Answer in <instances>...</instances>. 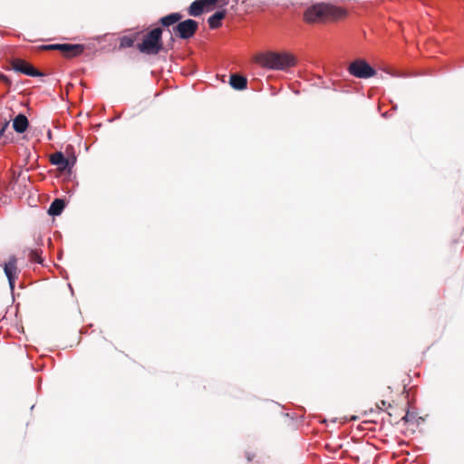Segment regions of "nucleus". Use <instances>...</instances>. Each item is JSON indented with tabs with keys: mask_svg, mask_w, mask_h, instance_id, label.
Returning <instances> with one entry per match:
<instances>
[{
	"mask_svg": "<svg viewBox=\"0 0 464 464\" xmlns=\"http://www.w3.org/2000/svg\"><path fill=\"white\" fill-rule=\"evenodd\" d=\"M205 5H215L218 0H202Z\"/></svg>",
	"mask_w": 464,
	"mask_h": 464,
	"instance_id": "20",
	"label": "nucleus"
},
{
	"mask_svg": "<svg viewBox=\"0 0 464 464\" xmlns=\"http://www.w3.org/2000/svg\"><path fill=\"white\" fill-rule=\"evenodd\" d=\"M0 80L4 81L6 83H10L8 77L5 74H0Z\"/></svg>",
	"mask_w": 464,
	"mask_h": 464,
	"instance_id": "21",
	"label": "nucleus"
},
{
	"mask_svg": "<svg viewBox=\"0 0 464 464\" xmlns=\"http://www.w3.org/2000/svg\"><path fill=\"white\" fill-rule=\"evenodd\" d=\"M226 10H220L214 13L208 19V24L211 29L218 28L221 25V20L226 16Z\"/></svg>",
	"mask_w": 464,
	"mask_h": 464,
	"instance_id": "13",
	"label": "nucleus"
},
{
	"mask_svg": "<svg viewBox=\"0 0 464 464\" xmlns=\"http://www.w3.org/2000/svg\"><path fill=\"white\" fill-rule=\"evenodd\" d=\"M402 421L406 422V414L404 416L401 417V419Z\"/></svg>",
	"mask_w": 464,
	"mask_h": 464,
	"instance_id": "23",
	"label": "nucleus"
},
{
	"mask_svg": "<svg viewBox=\"0 0 464 464\" xmlns=\"http://www.w3.org/2000/svg\"><path fill=\"white\" fill-rule=\"evenodd\" d=\"M182 18V15L179 13H171L168 15H165L160 19V23L164 27H169L178 23Z\"/></svg>",
	"mask_w": 464,
	"mask_h": 464,
	"instance_id": "15",
	"label": "nucleus"
},
{
	"mask_svg": "<svg viewBox=\"0 0 464 464\" xmlns=\"http://www.w3.org/2000/svg\"><path fill=\"white\" fill-rule=\"evenodd\" d=\"M198 28V24L193 19H187L173 26L172 32L181 39L191 38Z\"/></svg>",
	"mask_w": 464,
	"mask_h": 464,
	"instance_id": "6",
	"label": "nucleus"
},
{
	"mask_svg": "<svg viewBox=\"0 0 464 464\" xmlns=\"http://www.w3.org/2000/svg\"><path fill=\"white\" fill-rule=\"evenodd\" d=\"M204 3L202 0L192 2L188 8V14L191 16H199L204 12Z\"/></svg>",
	"mask_w": 464,
	"mask_h": 464,
	"instance_id": "16",
	"label": "nucleus"
},
{
	"mask_svg": "<svg viewBox=\"0 0 464 464\" xmlns=\"http://www.w3.org/2000/svg\"><path fill=\"white\" fill-rule=\"evenodd\" d=\"M258 63L270 70H286L295 65V58L287 53L267 52L259 55Z\"/></svg>",
	"mask_w": 464,
	"mask_h": 464,
	"instance_id": "2",
	"label": "nucleus"
},
{
	"mask_svg": "<svg viewBox=\"0 0 464 464\" xmlns=\"http://www.w3.org/2000/svg\"><path fill=\"white\" fill-rule=\"evenodd\" d=\"M351 75L360 78L368 79L375 75L376 71L364 60H356L353 62L348 68Z\"/></svg>",
	"mask_w": 464,
	"mask_h": 464,
	"instance_id": "5",
	"label": "nucleus"
},
{
	"mask_svg": "<svg viewBox=\"0 0 464 464\" xmlns=\"http://www.w3.org/2000/svg\"><path fill=\"white\" fill-rule=\"evenodd\" d=\"M48 139L51 140L52 139V134H51V131L49 130L48 131Z\"/></svg>",
	"mask_w": 464,
	"mask_h": 464,
	"instance_id": "24",
	"label": "nucleus"
},
{
	"mask_svg": "<svg viewBox=\"0 0 464 464\" xmlns=\"http://www.w3.org/2000/svg\"><path fill=\"white\" fill-rule=\"evenodd\" d=\"M28 257L32 262L38 264L43 263V259L41 257V250L39 249H30Z\"/></svg>",
	"mask_w": 464,
	"mask_h": 464,
	"instance_id": "17",
	"label": "nucleus"
},
{
	"mask_svg": "<svg viewBox=\"0 0 464 464\" xmlns=\"http://www.w3.org/2000/svg\"><path fill=\"white\" fill-rule=\"evenodd\" d=\"M407 456H408V462H410V461L414 462V461H415L414 459H412V460H411V459H410V452H409V451H408V453H407Z\"/></svg>",
	"mask_w": 464,
	"mask_h": 464,
	"instance_id": "22",
	"label": "nucleus"
},
{
	"mask_svg": "<svg viewBox=\"0 0 464 464\" xmlns=\"http://www.w3.org/2000/svg\"><path fill=\"white\" fill-rule=\"evenodd\" d=\"M50 161L53 165L58 167V169L70 170L72 168V163L69 161L67 158L64 157L63 153L61 151H57L50 156Z\"/></svg>",
	"mask_w": 464,
	"mask_h": 464,
	"instance_id": "10",
	"label": "nucleus"
},
{
	"mask_svg": "<svg viewBox=\"0 0 464 464\" xmlns=\"http://www.w3.org/2000/svg\"><path fill=\"white\" fill-rule=\"evenodd\" d=\"M44 49L46 50H59L63 52L67 57H74L80 55L84 46L82 44H54L49 45H44Z\"/></svg>",
	"mask_w": 464,
	"mask_h": 464,
	"instance_id": "7",
	"label": "nucleus"
},
{
	"mask_svg": "<svg viewBox=\"0 0 464 464\" xmlns=\"http://www.w3.org/2000/svg\"><path fill=\"white\" fill-rule=\"evenodd\" d=\"M407 76H408V77H410V76H411V72H410V71H409V70H408Z\"/></svg>",
	"mask_w": 464,
	"mask_h": 464,
	"instance_id": "26",
	"label": "nucleus"
},
{
	"mask_svg": "<svg viewBox=\"0 0 464 464\" xmlns=\"http://www.w3.org/2000/svg\"><path fill=\"white\" fill-rule=\"evenodd\" d=\"M29 126V121L24 114L19 113L13 120V128L17 133H24Z\"/></svg>",
	"mask_w": 464,
	"mask_h": 464,
	"instance_id": "11",
	"label": "nucleus"
},
{
	"mask_svg": "<svg viewBox=\"0 0 464 464\" xmlns=\"http://www.w3.org/2000/svg\"><path fill=\"white\" fill-rule=\"evenodd\" d=\"M13 69L15 72L24 73V74L31 76V77H37V76L43 75V73L41 72H39L38 70L34 68L31 64L25 63L23 60H19V59L15 60L13 63Z\"/></svg>",
	"mask_w": 464,
	"mask_h": 464,
	"instance_id": "9",
	"label": "nucleus"
},
{
	"mask_svg": "<svg viewBox=\"0 0 464 464\" xmlns=\"http://www.w3.org/2000/svg\"><path fill=\"white\" fill-rule=\"evenodd\" d=\"M410 384L411 375L408 373V431L411 430L412 433H414L415 430L411 427L415 426L416 428H418L420 424H422L425 421V419L423 417L418 416V411L416 408L412 406L411 396L412 391L415 389V386H410Z\"/></svg>",
	"mask_w": 464,
	"mask_h": 464,
	"instance_id": "4",
	"label": "nucleus"
},
{
	"mask_svg": "<svg viewBox=\"0 0 464 464\" xmlns=\"http://www.w3.org/2000/svg\"><path fill=\"white\" fill-rule=\"evenodd\" d=\"M134 40L130 36H123L121 38L120 47L121 48H130L133 46Z\"/></svg>",
	"mask_w": 464,
	"mask_h": 464,
	"instance_id": "18",
	"label": "nucleus"
},
{
	"mask_svg": "<svg viewBox=\"0 0 464 464\" xmlns=\"http://www.w3.org/2000/svg\"><path fill=\"white\" fill-rule=\"evenodd\" d=\"M345 12L330 4H315L304 12V20L307 23H316L324 20H335L343 17Z\"/></svg>",
	"mask_w": 464,
	"mask_h": 464,
	"instance_id": "1",
	"label": "nucleus"
},
{
	"mask_svg": "<svg viewBox=\"0 0 464 464\" xmlns=\"http://www.w3.org/2000/svg\"><path fill=\"white\" fill-rule=\"evenodd\" d=\"M8 126H9V121H5L2 128L0 129V138L5 135V132L6 129L8 128Z\"/></svg>",
	"mask_w": 464,
	"mask_h": 464,
	"instance_id": "19",
	"label": "nucleus"
},
{
	"mask_svg": "<svg viewBox=\"0 0 464 464\" xmlns=\"http://www.w3.org/2000/svg\"><path fill=\"white\" fill-rule=\"evenodd\" d=\"M162 29L160 27L152 29L139 44L138 48L140 53L146 54H158L162 49Z\"/></svg>",
	"mask_w": 464,
	"mask_h": 464,
	"instance_id": "3",
	"label": "nucleus"
},
{
	"mask_svg": "<svg viewBox=\"0 0 464 464\" xmlns=\"http://www.w3.org/2000/svg\"><path fill=\"white\" fill-rule=\"evenodd\" d=\"M4 273L8 280L11 291H14L15 279L17 278L19 273L17 267V258L15 256H9L7 262L4 264Z\"/></svg>",
	"mask_w": 464,
	"mask_h": 464,
	"instance_id": "8",
	"label": "nucleus"
},
{
	"mask_svg": "<svg viewBox=\"0 0 464 464\" xmlns=\"http://www.w3.org/2000/svg\"><path fill=\"white\" fill-rule=\"evenodd\" d=\"M229 84L233 89L242 91L246 88L247 80L244 76L238 74H232L229 78Z\"/></svg>",
	"mask_w": 464,
	"mask_h": 464,
	"instance_id": "12",
	"label": "nucleus"
},
{
	"mask_svg": "<svg viewBox=\"0 0 464 464\" xmlns=\"http://www.w3.org/2000/svg\"><path fill=\"white\" fill-rule=\"evenodd\" d=\"M64 207V200L61 198H56L51 203L48 209V214L50 216H59L63 212Z\"/></svg>",
	"mask_w": 464,
	"mask_h": 464,
	"instance_id": "14",
	"label": "nucleus"
},
{
	"mask_svg": "<svg viewBox=\"0 0 464 464\" xmlns=\"http://www.w3.org/2000/svg\"><path fill=\"white\" fill-rule=\"evenodd\" d=\"M406 391V385L403 386L402 392H404Z\"/></svg>",
	"mask_w": 464,
	"mask_h": 464,
	"instance_id": "25",
	"label": "nucleus"
}]
</instances>
